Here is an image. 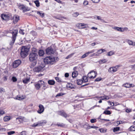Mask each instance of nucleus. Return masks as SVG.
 Segmentation results:
<instances>
[{"label": "nucleus", "instance_id": "nucleus-9", "mask_svg": "<svg viewBox=\"0 0 135 135\" xmlns=\"http://www.w3.org/2000/svg\"><path fill=\"white\" fill-rule=\"evenodd\" d=\"M1 18L3 20H9L11 17V15L6 14H2L1 16Z\"/></svg>", "mask_w": 135, "mask_h": 135}, {"label": "nucleus", "instance_id": "nucleus-16", "mask_svg": "<svg viewBox=\"0 0 135 135\" xmlns=\"http://www.w3.org/2000/svg\"><path fill=\"white\" fill-rule=\"evenodd\" d=\"M132 84H129L128 83H126L122 85V86L127 88H129L132 86Z\"/></svg>", "mask_w": 135, "mask_h": 135}, {"label": "nucleus", "instance_id": "nucleus-56", "mask_svg": "<svg viewBox=\"0 0 135 135\" xmlns=\"http://www.w3.org/2000/svg\"><path fill=\"white\" fill-rule=\"evenodd\" d=\"M102 79V78H97L95 80V81H98L101 80Z\"/></svg>", "mask_w": 135, "mask_h": 135}, {"label": "nucleus", "instance_id": "nucleus-43", "mask_svg": "<svg viewBox=\"0 0 135 135\" xmlns=\"http://www.w3.org/2000/svg\"><path fill=\"white\" fill-rule=\"evenodd\" d=\"M12 80L13 82H15L17 80V78L15 76H13L12 78Z\"/></svg>", "mask_w": 135, "mask_h": 135}, {"label": "nucleus", "instance_id": "nucleus-40", "mask_svg": "<svg viewBox=\"0 0 135 135\" xmlns=\"http://www.w3.org/2000/svg\"><path fill=\"white\" fill-rule=\"evenodd\" d=\"M114 54V52L112 51H111L108 53V55L109 56H110Z\"/></svg>", "mask_w": 135, "mask_h": 135}, {"label": "nucleus", "instance_id": "nucleus-41", "mask_svg": "<svg viewBox=\"0 0 135 135\" xmlns=\"http://www.w3.org/2000/svg\"><path fill=\"white\" fill-rule=\"evenodd\" d=\"M5 89L3 88H0V93H3L5 92Z\"/></svg>", "mask_w": 135, "mask_h": 135}, {"label": "nucleus", "instance_id": "nucleus-24", "mask_svg": "<svg viewBox=\"0 0 135 135\" xmlns=\"http://www.w3.org/2000/svg\"><path fill=\"white\" fill-rule=\"evenodd\" d=\"M123 28L122 27H115L113 28L119 31L123 32V30H122V29Z\"/></svg>", "mask_w": 135, "mask_h": 135}, {"label": "nucleus", "instance_id": "nucleus-1", "mask_svg": "<svg viewBox=\"0 0 135 135\" xmlns=\"http://www.w3.org/2000/svg\"><path fill=\"white\" fill-rule=\"evenodd\" d=\"M38 56L37 53L33 52L30 53L29 55V60L31 62H33V63L32 64L33 66H35L36 63V60Z\"/></svg>", "mask_w": 135, "mask_h": 135}, {"label": "nucleus", "instance_id": "nucleus-61", "mask_svg": "<svg viewBox=\"0 0 135 135\" xmlns=\"http://www.w3.org/2000/svg\"><path fill=\"white\" fill-rule=\"evenodd\" d=\"M64 94L62 93H60L58 94L56 96V97H58L63 95Z\"/></svg>", "mask_w": 135, "mask_h": 135}, {"label": "nucleus", "instance_id": "nucleus-3", "mask_svg": "<svg viewBox=\"0 0 135 135\" xmlns=\"http://www.w3.org/2000/svg\"><path fill=\"white\" fill-rule=\"evenodd\" d=\"M29 51V49L26 47L24 46L22 47L20 52L21 57L23 58H24L26 56Z\"/></svg>", "mask_w": 135, "mask_h": 135}, {"label": "nucleus", "instance_id": "nucleus-63", "mask_svg": "<svg viewBox=\"0 0 135 135\" xmlns=\"http://www.w3.org/2000/svg\"><path fill=\"white\" fill-rule=\"evenodd\" d=\"M69 76V74L68 73H66L65 74V76L66 78L68 77Z\"/></svg>", "mask_w": 135, "mask_h": 135}, {"label": "nucleus", "instance_id": "nucleus-39", "mask_svg": "<svg viewBox=\"0 0 135 135\" xmlns=\"http://www.w3.org/2000/svg\"><path fill=\"white\" fill-rule=\"evenodd\" d=\"M8 79V76H4L2 79V80L3 82L6 81Z\"/></svg>", "mask_w": 135, "mask_h": 135}, {"label": "nucleus", "instance_id": "nucleus-51", "mask_svg": "<svg viewBox=\"0 0 135 135\" xmlns=\"http://www.w3.org/2000/svg\"><path fill=\"white\" fill-rule=\"evenodd\" d=\"M96 122V119H93L90 120V122L92 123H95Z\"/></svg>", "mask_w": 135, "mask_h": 135}, {"label": "nucleus", "instance_id": "nucleus-30", "mask_svg": "<svg viewBox=\"0 0 135 135\" xmlns=\"http://www.w3.org/2000/svg\"><path fill=\"white\" fill-rule=\"evenodd\" d=\"M34 3H35L36 6L38 7L40 6V3L39 1L38 0H36L34 1Z\"/></svg>", "mask_w": 135, "mask_h": 135}, {"label": "nucleus", "instance_id": "nucleus-27", "mask_svg": "<svg viewBox=\"0 0 135 135\" xmlns=\"http://www.w3.org/2000/svg\"><path fill=\"white\" fill-rule=\"evenodd\" d=\"M83 81L81 79H78L77 80V83L78 85H81L83 83Z\"/></svg>", "mask_w": 135, "mask_h": 135}, {"label": "nucleus", "instance_id": "nucleus-44", "mask_svg": "<svg viewBox=\"0 0 135 135\" xmlns=\"http://www.w3.org/2000/svg\"><path fill=\"white\" fill-rule=\"evenodd\" d=\"M119 129V127H116L114 128L113 129V131L114 132L117 131Z\"/></svg>", "mask_w": 135, "mask_h": 135}, {"label": "nucleus", "instance_id": "nucleus-6", "mask_svg": "<svg viewBox=\"0 0 135 135\" xmlns=\"http://www.w3.org/2000/svg\"><path fill=\"white\" fill-rule=\"evenodd\" d=\"M97 73L94 71L92 70L89 73L88 75V76L90 79H94L96 77Z\"/></svg>", "mask_w": 135, "mask_h": 135}, {"label": "nucleus", "instance_id": "nucleus-34", "mask_svg": "<svg viewBox=\"0 0 135 135\" xmlns=\"http://www.w3.org/2000/svg\"><path fill=\"white\" fill-rule=\"evenodd\" d=\"M83 79L85 82H87L88 81V78L86 76H83Z\"/></svg>", "mask_w": 135, "mask_h": 135}, {"label": "nucleus", "instance_id": "nucleus-17", "mask_svg": "<svg viewBox=\"0 0 135 135\" xmlns=\"http://www.w3.org/2000/svg\"><path fill=\"white\" fill-rule=\"evenodd\" d=\"M44 54V51L42 50H40L38 52V54L40 56H43Z\"/></svg>", "mask_w": 135, "mask_h": 135}, {"label": "nucleus", "instance_id": "nucleus-31", "mask_svg": "<svg viewBox=\"0 0 135 135\" xmlns=\"http://www.w3.org/2000/svg\"><path fill=\"white\" fill-rule=\"evenodd\" d=\"M42 11H37V13L39 15L41 16L42 17H44V13H42Z\"/></svg>", "mask_w": 135, "mask_h": 135}, {"label": "nucleus", "instance_id": "nucleus-33", "mask_svg": "<svg viewBox=\"0 0 135 135\" xmlns=\"http://www.w3.org/2000/svg\"><path fill=\"white\" fill-rule=\"evenodd\" d=\"M89 55L87 52L85 54L83 55L81 57V59H83L86 57H87Z\"/></svg>", "mask_w": 135, "mask_h": 135}, {"label": "nucleus", "instance_id": "nucleus-50", "mask_svg": "<svg viewBox=\"0 0 135 135\" xmlns=\"http://www.w3.org/2000/svg\"><path fill=\"white\" fill-rule=\"evenodd\" d=\"M55 79L56 81L59 82H61V80L58 77H55Z\"/></svg>", "mask_w": 135, "mask_h": 135}, {"label": "nucleus", "instance_id": "nucleus-8", "mask_svg": "<svg viewBox=\"0 0 135 135\" xmlns=\"http://www.w3.org/2000/svg\"><path fill=\"white\" fill-rule=\"evenodd\" d=\"M21 61L20 60H17L13 62V67L14 68H16L21 64Z\"/></svg>", "mask_w": 135, "mask_h": 135}, {"label": "nucleus", "instance_id": "nucleus-48", "mask_svg": "<svg viewBox=\"0 0 135 135\" xmlns=\"http://www.w3.org/2000/svg\"><path fill=\"white\" fill-rule=\"evenodd\" d=\"M33 125L35 127H36L38 126H41V125H40V123H38V122L37 124L34 123L33 124Z\"/></svg>", "mask_w": 135, "mask_h": 135}, {"label": "nucleus", "instance_id": "nucleus-59", "mask_svg": "<svg viewBox=\"0 0 135 135\" xmlns=\"http://www.w3.org/2000/svg\"><path fill=\"white\" fill-rule=\"evenodd\" d=\"M5 113V112L3 110H0V115H2Z\"/></svg>", "mask_w": 135, "mask_h": 135}, {"label": "nucleus", "instance_id": "nucleus-54", "mask_svg": "<svg viewBox=\"0 0 135 135\" xmlns=\"http://www.w3.org/2000/svg\"><path fill=\"white\" fill-rule=\"evenodd\" d=\"M124 123V122L123 121H118L117 122V123L118 124H121L123 123Z\"/></svg>", "mask_w": 135, "mask_h": 135}, {"label": "nucleus", "instance_id": "nucleus-18", "mask_svg": "<svg viewBox=\"0 0 135 135\" xmlns=\"http://www.w3.org/2000/svg\"><path fill=\"white\" fill-rule=\"evenodd\" d=\"M74 85H72L71 83H68L66 86V87L67 88H69L71 89H73L74 88Z\"/></svg>", "mask_w": 135, "mask_h": 135}, {"label": "nucleus", "instance_id": "nucleus-52", "mask_svg": "<svg viewBox=\"0 0 135 135\" xmlns=\"http://www.w3.org/2000/svg\"><path fill=\"white\" fill-rule=\"evenodd\" d=\"M16 99L19 100H21L22 99V98H21L20 96H17Z\"/></svg>", "mask_w": 135, "mask_h": 135}, {"label": "nucleus", "instance_id": "nucleus-46", "mask_svg": "<svg viewBox=\"0 0 135 135\" xmlns=\"http://www.w3.org/2000/svg\"><path fill=\"white\" fill-rule=\"evenodd\" d=\"M40 110H44V107L43 105L41 104H40L39 106Z\"/></svg>", "mask_w": 135, "mask_h": 135}, {"label": "nucleus", "instance_id": "nucleus-28", "mask_svg": "<svg viewBox=\"0 0 135 135\" xmlns=\"http://www.w3.org/2000/svg\"><path fill=\"white\" fill-rule=\"evenodd\" d=\"M129 130L130 131H135V126H131L129 128Z\"/></svg>", "mask_w": 135, "mask_h": 135}, {"label": "nucleus", "instance_id": "nucleus-2", "mask_svg": "<svg viewBox=\"0 0 135 135\" xmlns=\"http://www.w3.org/2000/svg\"><path fill=\"white\" fill-rule=\"evenodd\" d=\"M55 58L52 56H47L45 58L44 60V62L46 64H53L55 61Z\"/></svg>", "mask_w": 135, "mask_h": 135}, {"label": "nucleus", "instance_id": "nucleus-35", "mask_svg": "<svg viewBox=\"0 0 135 135\" xmlns=\"http://www.w3.org/2000/svg\"><path fill=\"white\" fill-rule=\"evenodd\" d=\"M47 122L45 120H42L41 121H38V123H40V125L43 123H46Z\"/></svg>", "mask_w": 135, "mask_h": 135}, {"label": "nucleus", "instance_id": "nucleus-55", "mask_svg": "<svg viewBox=\"0 0 135 135\" xmlns=\"http://www.w3.org/2000/svg\"><path fill=\"white\" fill-rule=\"evenodd\" d=\"M21 135H26V131H22L21 133Z\"/></svg>", "mask_w": 135, "mask_h": 135}, {"label": "nucleus", "instance_id": "nucleus-45", "mask_svg": "<svg viewBox=\"0 0 135 135\" xmlns=\"http://www.w3.org/2000/svg\"><path fill=\"white\" fill-rule=\"evenodd\" d=\"M32 52L33 53H37V49L35 48H33L32 49Z\"/></svg>", "mask_w": 135, "mask_h": 135}, {"label": "nucleus", "instance_id": "nucleus-37", "mask_svg": "<svg viewBox=\"0 0 135 135\" xmlns=\"http://www.w3.org/2000/svg\"><path fill=\"white\" fill-rule=\"evenodd\" d=\"M103 114H105L109 115L111 114V112L108 110H105Z\"/></svg>", "mask_w": 135, "mask_h": 135}, {"label": "nucleus", "instance_id": "nucleus-53", "mask_svg": "<svg viewBox=\"0 0 135 135\" xmlns=\"http://www.w3.org/2000/svg\"><path fill=\"white\" fill-rule=\"evenodd\" d=\"M46 83H45L44 85H43V86L42 87V89L44 90H45L47 88V87L46 86Z\"/></svg>", "mask_w": 135, "mask_h": 135}, {"label": "nucleus", "instance_id": "nucleus-25", "mask_svg": "<svg viewBox=\"0 0 135 135\" xmlns=\"http://www.w3.org/2000/svg\"><path fill=\"white\" fill-rule=\"evenodd\" d=\"M56 125L58 126L61 127H64L65 126V124L62 123H57Z\"/></svg>", "mask_w": 135, "mask_h": 135}, {"label": "nucleus", "instance_id": "nucleus-58", "mask_svg": "<svg viewBox=\"0 0 135 135\" xmlns=\"http://www.w3.org/2000/svg\"><path fill=\"white\" fill-rule=\"evenodd\" d=\"M94 3H98L99 1L100 0H91Z\"/></svg>", "mask_w": 135, "mask_h": 135}, {"label": "nucleus", "instance_id": "nucleus-49", "mask_svg": "<svg viewBox=\"0 0 135 135\" xmlns=\"http://www.w3.org/2000/svg\"><path fill=\"white\" fill-rule=\"evenodd\" d=\"M99 56V54H97V52L94 53L92 54L90 56L91 57H92L93 56Z\"/></svg>", "mask_w": 135, "mask_h": 135}, {"label": "nucleus", "instance_id": "nucleus-19", "mask_svg": "<svg viewBox=\"0 0 135 135\" xmlns=\"http://www.w3.org/2000/svg\"><path fill=\"white\" fill-rule=\"evenodd\" d=\"M10 116H6L4 117L3 119L4 121L7 122L11 119Z\"/></svg>", "mask_w": 135, "mask_h": 135}, {"label": "nucleus", "instance_id": "nucleus-12", "mask_svg": "<svg viewBox=\"0 0 135 135\" xmlns=\"http://www.w3.org/2000/svg\"><path fill=\"white\" fill-rule=\"evenodd\" d=\"M18 120L19 122H22L23 121H26V119L24 117L20 116L16 118V120Z\"/></svg>", "mask_w": 135, "mask_h": 135}, {"label": "nucleus", "instance_id": "nucleus-13", "mask_svg": "<svg viewBox=\"0 0 135 135\" xmlns=\"http://www.w3.org/2000/svg\"><path fill=\"white\" fill-rule=\"evenodd\" d=\"M19 20V17L18 16L15 15L13 16V22L15 23L17 22Z\"/></svg>", "mask_w": 135, "mask_h": 135}, {"label": "nucleus", "instance_id": "nucleus-64", "mask_svg": "<svg viewBox=\"0 0 135 135\" xmlns=\"http://www.w3.org/2000/svg\"><path fill=\"white\" fill-rule=\"evenodd\" d=\"M101 51H102V50H101V49H100V50H98L97 52V54H100L102 53V52H101Z\"/></svg>", "mask_w": 135, "mask_h": 135}, {"label": "nucleus", "instance_id": "nucleus-36", "mask_svg": "<svg viewBox=\"0 0 135 135\" xmlns=\"http://www.w3.org/2000/svg\"><path fill=\"white\" fill-rule=\"evenodd\" d=\"M88 129H90L91 128H95L96 129H97L98 128V127L95 126H89L88 127H87Z\"/></svg>", "mask_w": 135, "mask_h": 135}, {"label": "nucleus", "instance_id": "nucleus-21", "mask_svg": "<svg viewBox=\"0 0 135 135\" xmlns=\"http://www.w3.org/2000/svg\"><path fill=\"white\" fill-rule=\"evenodd\" d=\"M30 80V78H26L23 80V82L24 84H27Z\"/></svg>", "mask_w": 135, "mask_h": 135}, {"label": "nucleus", "instance_id": "nucleus-23", "mask_svg": "<svg viewBox=\"0 0 135 135\" xmlns=\"http://www.w3.org/2000/svg\"><path fill=\"white\" fill-rule=\"evenodd\" d=\"M35 86L36 89L37 90H39L41 87L39 83H38V82L35 85Z\"/></svg>", "mask_w": 135, "mask_h": 135}, {"label": "nucleus", "instance_id": "nucleus-11", "mask_svg": "<svg viewBox=\"0 0 135 135\" xmlns=\"http://www.w3.org/2000/svg\"><path fill=\"white\" fill-rule=\"evenodd\" d=\"M118 67L117 66L115 67H111L108 70V71L109 72L113 73L115 72L117 70V68Z\"/></svg>", "mask_w": 135, "mask_h": 135}, {"label": "nucleus", "instance_id": "nucleus-22", "mask_svg": "<svg viewBox=\"0 0 135 135\" xmlns=\"http://www.w3.org/2000/svg\"><path fill=\"white\" fill-rule=\"evenodd\" d=\"M48 83L51 85H54L55 84V81L53 80H49L48 81Z\"/></svg>", "mask_w": 135, "mask_h": 135}, {"label": "nucleus", "instance_id": "nucleus-38", "mask_svg": "<svg viewBox=\"0 0 135 135\" xmlns=\"http://www.w3.org/2000/svg\"><path fill=\"white\" fill-rule=\"evenodd\" d=\"M74 53H72L71 54L67 56L66 58L65 59H68L72 57L74 55Z\"/></svg>", "mask_w": 135, "mask_h": 135}, {"label": "nucleus", "instance_id": "nucleus-5", "mask_svg": "<svg viewBox=\"0 0 135 135\" xmlns=\"http://www.w3.org/2000/svg\"><path fill=\"white\" fill-rule=\"evenodd\" d=\"M18 8L20 9L23 10V12H25L26 11H28L30 10V8L28 7H26L23 4H19L18 5Z\"/></svg>", "mask_w": 135, "mask_h": 135}, {"label": "nucleus", "instance_id": "nucleus-60", "mask_svg": "<svg viewBox=\"0 0 135 135\" xmlns=\"http://www.w3.org/2000/svg\"><path fill=\"white\" fill-rule=\"evenodd\" d=\"M94 51H95V50H91L90 51H89L87 53H88V55H89V54H90L93 53Z\"/></svg>", "mask_w": 135, "mask_h": 135}, {"label": "nucleus", "instance_id": "nucleus-29", "mask_svg": "<svg viewBox=\"0 0 135 135\" xmlns=\"http://www.w3.org/2000/svg\"><path fill=\"white\" fill-rule=\"evenodd\" d=\"M99 98H102V100H104V99H106V100H108L109 99V97L108 96L105 95L103 97H99Z\"/></svg>", "mask_w": 135, "mask_h": 135}, {"label": "nucleus", "instance_id": "nucleus-57", "mask_svg": "<svg viewBox=\"0 0 135 135\" xmlns=\"http://www.w3.org/2000/svg\"><path fill=\"white\" fill-rule=\"evenodd\" d=\"M83 4L85 6L86 5L88 4V2L86 1H84Z\"/></svg>", "mask_w": 135, "mask_h": 135}, {"label": "nucleus", "instance_id": "nucleus-14", "mask_svg": "<svg viewBox=\"0 0 135 135\" xmlns=\"http://www.w3.org/2000/svg\"><path fill=\"white\" fill-rule=\"evenodd\" d=\"M86 26L87 25L86 24L85 25L83 23H79L77 25V26L80 29L86 28Z\"/></svg>", "mask_w": 135, "mask_h": 135}, {"label": "nucleus", "instance_id": "nucleus-15", "mask_svg": "<svg viewBox=\"0 0 135 135\" xmlns=\"http://www.w3.org/2000/svg\"><path fill=\"white\" fill-rule=\"evenodd\" d=\"M58 114L65 118H66L68 116L67 114L65 112L63 111H59L58 112Z\"/></svg>", "mask_w": 135, "mask_h": 135}, {"label": "nucleus", "instance_id": "nucleus-47", "mask_svg": "<svg viewBox=\"0 0 135 135\" xmlns=\"http://www.w3.org/2000/svg\"><path fill=\"white\" fill-rule=\"evenodd\" d=\"M15 133V132L14 131H11L9 132H8L7 133V134L8 135H12V134H13Z\"/></svg>", "mask_w": 135, "mask_h": 135}, {"label": "nucleus", "instance_id": "nucleus-10", "mask_svg": "<svg viewBox=\"0 0 135 135\" xmlns=\"http://www.w3.org/2000/svg\"><path fill=\"white\" fill-rule=\"evenodd\" d=\"M46 53L48 55L53 54L54 51L51 47H48L46 50Z\"/></svg>", "mask_w": 135, "mask_h": 135}, {"label": "nucleus", "instance_id": "nucleus-7", "mask_svg": "<svg viewBox=\"0 0 135 135\" xmlns=\"http://www.w3.org/2000/svg\"><path fill=\"white\" fill-rule=\"evenodd\" d=\"M44 66L43 65L37 67H35L33 69V71L36 72H39L42 71L43 70V68Z\"/></svg>", "mask_w": 135, "mask_h": 135}, {"label": "nucleus", "instance_id": "nucleus-32", "mask_svg": "<svg viewBox=\"0 0 135 135\" xmlns=\"http://www.w3.org/2000/svg\"><path fill=\"white\" fill-rule=\"evenodd\" d=\"M72 15L73 17H76L79 15V13L78 12H76L73 13Z\"/></svg>", "mask_w": 135, "mask_h": 135}, {"label": "nucleus", "instance_id": "nucleus-26", "mask_svg": "<svg viewBox=\"0 0 135 135\" xmlns=\"http://www.w3.org/2000/svg\"><path fill=\"white\" fill-rule=\"evenodd\" d=\"M38 82V83H39L40 87L43 86V85H44V84L46 83L44 81L42 80H40Z\"/></svg>", "mask_w": 135, "mask_h": 135}, {"label": "nucleus", "instance_id": "nucleus-62", "mask_svg": "<svg viewBox=\"0 0 135 135\" xmlns=\"http://www.w3.org/2000/svg\"><path fill=\"white\" fill-rule=\"evenodd\" d=\"M133 42L131 41H128V43L129 45H133Z\"/></svg>", "mask_w": 135, "mask_h": 135}, {"label": "nucleus", "instance_id": "nucleus-42", "mask_svg": "<svg viewBox=\"0 0 135 135\" xmlns=\"http://www.w3.org/2000/svg\"><path fill=\"white\" fill-rule=\"evenodd\" d=\"M24 30L20 29L19 30V32L20 34L24 35L25 34V33L24 32Z\"/></svg>", "mask_w": 135, "mask_h": 135}, {"label": "nucleus", "instance_id": "nucleus-20", "mask_svg": "<svg viewBox=\"0 0 135 135\" xmlns=\"http://www.w3.org/2000/svg\"><path fill=\"white\" fill-rule=\"evenodd\" d=\"M78 74V72L77 71H74L72 73V77L73 78L76 77Z\"/></svg>", "mask_w": 135, "mask_h": 135}, {"label": "nucleus", "instance_id": "nucleus-4", "mask_svg": "<svg viewBox=\"0 0 135 135\" xmlns=\"http://www.w3.org/2000/svg\"><path fill=\"white\" fill-rule=\"evenodd\" d=\"M12 33V40L10 41L9 43V45L11 46H12L14 44L15 41L16 37L18 33V30H15L13 31Z\"/></svg>", "mask_w": 135, "mask_h": 135}]
</instances>
